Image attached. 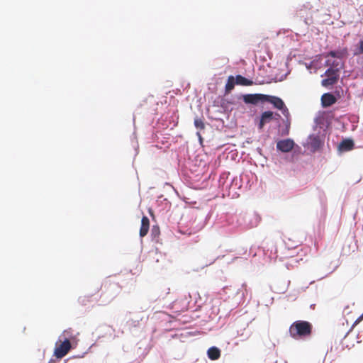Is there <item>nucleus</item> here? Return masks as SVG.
I'll use <instances>...</instances> for the list:
<instances>
[{"mask_svg":"<svg viewBox=\"0 0 363 363\" xmlns=\"http://www.w3.org/2000/svg\"><path fill=\"white\" fill-rule=\"evenodd\" d=\"M313 325L306 320H296L289 327V334L294 339H301L311 336L312 334Z\"/></svg>","mask_w":363,"mask_h":363,"instance_id":"nucleus-1","label":"nucleus"},{"mask_svg":"<svg viewBox=\"0 0 363 363\" xmlns=\"http://www.w3.org/2000/svg\"><path fill=\"white\" fill-rule=\"evenodd\" d=\"M72 348L70 341L67 340L59 339V341L56 342L54 350V356L57 359H61L64 357L69 352Z\"/></svg>","mask_w":363,"mask_h":363,"instance_id":"nucleus-3","label":"nucleus"},{"mask_svg":"<svg viewBox=\"0 0 363 363\" xmlns=\"http://www.w3.org/2000/svg\"><path fill=\"white\" fill-rule=\"evenodd\" d=\"M324 75L325 79L321 81V85L324 87H329L335 84L340 77V68L329 67L325 72Z\"/></svg>","mask_w":363,"mask_h":363,"instance_id":"nucleus-2","label":"nucleus"},{"mask_svg":"<svg viewBox=\"0 0 363 363\" xmlns=\"http://www.w3.org/2000/svg\"><path fill=\"white\" fill-rule=\"evenodd\" d=\"M325 65L326 66H328L329 67H335V68H339L338 66H339V62H336L335 60H333V62H331L330 60H326L325 62Z\"/></svg>","mask_w":363,"mask_h":363,"instance_id":"nucleus-18","label":"nucleus"},{"mask_svg":"<svg viewBox=\"0 0 363 363\" xmlns=\"http://www.w3.org/2000/svg\"><path fill=\"white\" fill-rule=\"evenodd\" d=\"M265 94H247L242 96L243 101L247 104L256 105L259 102H264Z\"/></svg>","mask_w":363,"mask_h":363,"instance_id":"nucleus-5","label":"nucleus"},{"mask_svg":"<svg viewBox=\"0 0 363 363\" xmlns=\"http://www.w3.org/2000/svg\"><path fill=\"white\" fill-rule=\"evenodd\" d=\"M354 142L351 139H344L338 146V149L342 152L350 151L354 148Z\"/></svg>","mask_w":363,"mask_h":363,"instance_id":"nucleus-10","label":"nucleus"},{"mask_svg":"<svg viewBox=\"0 0 363 363\" xmlns=\"http://www.w3.org/2000/svg\"><path fill=\"white\" fill-rule=\"evenodd\" d=\"M321 102L323 107H328L336 102V98L330 93H325L321 96Z\"/></svg>","mask_w":363,"mask_h":363,"instance_id":"nucleus-7","label":"nucleus"},{"mask_svg":"<svg viewBox=\"0 0 363 363\" xmlns=\"http://www.w3.org/2000/svg\"><path fill=\"white\" fill-rule=\"evenodd\" d=\"M290 130V122L289 121L286 123V127L285 129L282 130V135H287L289 133Z\"/></svg>","mask_w":363,"mask_h":363,"instance_id":"nucleus-19","label":"nucleus"},{"mask_svg":"<svg viewBox=\"0 0 363 363\" xmlns=\"http://www.w3.org/2000/svg\"><path fill=\"white\" fill-rule=\"evenodd\" d=\"M363 319V313L358 318L357 321L362 320Z\"/></svg>","mask_w":363,"mask_h":363,"instance_id":"nucleus-20","label":"nucleus"},{"mask_svg":"<svg viewBox=\"0 0 363 363\" xmlns=\"http://www.w3.org/2000/svg\"><path fill=\"white\" fill-rule=\"evenodd\" d=\"M295 143L292 139L281 140L277 143V149L282 152H289L294 147Z\"/></svg>","mask_w":363,"mask_h":363,"instance_id":"nucleus-6","label":"nucleus"},{"mask_svg":"<svg viewBox=\"0 0 363 363\" xmlns=\"http://www.w3.org/2000/svg\"><path fill=\"white\" fill-rule=\"evenodd\" d=\"M274 113L272 111H264L262 113L258 127L262 129L264 124L270 122L273 119Z\"/></svg>","mask_w":363,"mask_h":363,"instance_id":"nucleus-8","label":"nucleus"},{"mask_svg":"<svg viewBox=\"0 0 363 363\" xmlns=\"http://www.w3.org/2000/svg\"><path fill=\"white\" fill-rule=\"evenodd\" d=\"M267 101V102H269L272 104H273V106L277 108V109L279 110H281L282 111V113L288 117L289 115V110L288 108L286 107L284 101H282L281 99L277 97V96H270V95H266L265 94V99H264V102Z\"/></svg>","mask_w":363,"mask_h":363,"instance_id":"nucleus-4","label":"nucleus"},{"mask_svg":"<svg viewBox=\"0 0 363 363\" xmlns=\"http://www.w3.org/2000/svg\"><path fill=\"white\" fill-rule=\"evenodd\" d=\"M160 234V228L157 225H153L151 230V235L154 239L158 238Z\"/></svg>","mask_w":363,"mask_h":363,"instance_id":"nucleus-16","label":"nucleus"},{"mask_svg":"<svg viewBox=\"0 0 363 363\" xmlns=\"http://www.w3.org/2000/svg\"><path fill=\"white\" fill-rule=\"evenodd\" d=\"M149 228H150V220L147 216H144L141 220V226L140 228V236L141 238L145 237L147 234V233L149 231Z\"/></svg>","mask_w":363,"mask_h":363,"instance_id":"nucleus-9","label":"nucleus"},{"mask_svg":"<svg viewBox=\"0 0 363 363\" xmlns=\"http://www.w3.org/2000/svg\"><path fill=\"white\" fill-rule=\"evenodd\" d=\"M346 50H334V51H330L327 54H325L326 57H337V58H341L342 56H345L346 54Z\"/></svg>","mask_w":363,"mask_h":363,"instance_id":"nucleus-13","label":"nucleus"},{"mask_svg":"<svg viewBox=\"0 0 363 363\" xmlns=\"http://www.w3.org/2000/svg\"><path fill=\"white\" fill-rule=\"evenodd\" d=\"M235 84H236V83L235 82L234 77L230 76L228 78L227 83L225 84V91L230 92L231 90H233L234 89Z\"/></svg>","mask_w":363,"mask_h":363,"instance_id":"nucleus-15","label":"nucleus"},{"mask_svg":"<svg viewBox=\"0 0 363 363\" xmlns=\"http://www.w3.org/2000/svg\"><path fill=\"white\" fill-rule=\"evenodd\" d=\"M235 83L238 85L242 86H251L253 84V82L248 79L242 75H237L235 77Z\"/></svg>","mask_w":363,"mask_h":363,"instance_id":"nucleus-12","label":"nucleus"},{"mask_svg":"<svg viewBox=\"0 0 363 363\" xmlns=\"http://www.w3.org/2000/svg\"><path fill=\"white\" fill-rule=\"evenodd\" d=\"M194 125L198 129L200 130H203L205 128L204 123L201 118H196L194 120Z\"/></svg>","mask_w":363,"mask_h":363,"instance_id":"nucleus-17","label":"nucleus"},{"mask_svg":"<svg viewBox=\"0 0 363 363\" xmlns=\"http://www.w3.org/2000/svg\"><path fill=\"white\" fill-rule=\"evenodd\" d=\"M74 336L72 333V330L71 328L64 330L62 334L60 337V339L67 340L68 341H70L71 340L74 339Z\"/></svg>","mask_w":363,"mask_h":363,"instance_id":"nucleus-14","label":"nucleus"},{"mask_svg":"<svg viewBox=\"0 0 363 363\" xmlns=\"http://www.w3.org/2000/svg\"><path fill=\"white\" fill-rule=\"evenodd\" d=\"M208 357L211 360H217L220 357V350L216 347H211L207 351Z\"/></svg>","mask_w":363,"mask_h":363,"instance_id":"nucleus-11","label":"nucleus"}]
</instances>
